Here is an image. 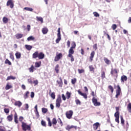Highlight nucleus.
Returning <instances> with one entry per match:
<instances>
[{"label":"nucleus","mask_w":131,"mask_h":131,"mask_svg":"<svg viewBox=\"0 0 131 131\" xmlns=\"http://www.w3.org/2000/svg\"><path fill=\"white\" fill-rule=\"evenodd\" d=\"M22 125L21 127L23 128V130L24 131L26 130H30L31 129V127L29 125H27L26 123H25L24 122H21Z\"/></svg>","instance_id":"f257e3e1"},{"label":"nucleus","mask_w":131,"mask_h":131,"mask_svg":"<svg viewBox=\"0 0 131 131\" xmlns=\"http://www.w3.org/2000/svg\"><path fill=\"white\" fill-rule=\"evenodd\" d=\"M76 48V44L75 43V42H73L72 46L70 48V49L69 50V55L68 56H72L74 54V49H75Z\"/></svg>","instance_id":"f03ea898"},{"label":"nucleus","mask_w":131,"mask_h":131,"mask_svg":"<svg viewBox=\"0 0 131 131\" xmlns=\"http://www.w3.org/2000/svg\"><path fill=\"white\" fill-rule=\"evenodd\" d=\"M61 103H62V100L61 99V96L59 95L58 96L56 101V108H60V106H61Z\"/></svg>","instance_id":"7ed1b4c3"},{"label":"nucleus","mask_w":131,"mask_h":131,"mask_svg":"<svg viewBox=\"0 0 131 131\" xmlns=\"http://www.w3.org/2000/svg\"><path fill=\"white\" fill-rule=\"evenodd\" d=\"M57 38L56 39V43H59L60 42V40H61V31L60 28L58 29L57 30Z\"/></svg>","instance_id":"20e7f679"},{"label":"nucleus","mask_w":131,"mask_h":131,"mask_svg":"<svg viewBox=\"0 0 131 131\" xmlns=\"http://www.w3.org/2000/svg\"><path fill=\"white\" fill-rule=\"evenodd\" d=\"M92 102L94 105V106H100L101 105V103L98 102V99L97 98H95V97H93L92 98Z\"/></svg>","instance_id":"39448f33"},{"label":"nucleus","mask_w":131,"mask_h":131,"mask_svg":"<svg viewBox=\"0 0 131 131\" xmlns=\"http://www.w3.org/2000/svg\"><path fill=\"white\" fill-rule=\"evenodd\" d=\"M115 117H116L115 121L117 123H119V112L117 111L114 115Z\"/></svg>","instance_id":"423d86ee"},{"label":"nucleus","mask_w":131,"mask_h":131,"mask_svg":"<svg viewBox=\"0 0 131 131\" xmlns=\"http://www.w3.org/2000/svg\"><path fill=\"white\" fill-rule=\"evenodd\" d=\"M72 115H73V111L71 110L66 113V116L69 119H70L72 117Z\"/></svg>","instance_id":"0eeeda50"},{"label":"nucleus","mask_w":131,"mask_h":131,"mask_svg":"<svg viewBox=\"0 0 131 131\" xmlns=\"http://www.w3.org/2000/svg\"><path fill=\"white\" fill-rule=\"evenodd\" d=\"M7 6L8 7L10 6L11 9H13V8H14V3H13V0H8L7 3Z\"/></svg>","instance_id":"6e6552de"},{"label":"nucleus","mask_w":131,"mask_h":131,"mask_svg":"<svg viewBox=\"0 0 131 131\" xmlns=\"http://www.w3.org/2000/svg\"><path fill=\"white\" fill-rule=\"evenodd\" d=\"M62 58V53L58 54L56 57H55L54 61L55 62H57V61H59V59H61Z\"/></svg>","instance_id":"1a4fd4ad"},{"label":"nucleus","mask_w":131,"mask_h":131,"mask_svg":"<svg viewBox=\"0 0 131 131\" xmlns=\"http://www.w3.org/2000/svg\"><path fill=\"white\" fill-rule=\"evenodd\" d=\"M38 58L39 60H42L45 58V54L42 52H40L38 54Z\"/></svg>","instance_id":"9d476101"},{"label":"nucleus","mask_w":131,"mask_h":131,"mask_svg":"<svg viewBox=\"0 0 131 131\" xmlns=\"http://www.w3.org/2000/svg\"><path fill=\"white\" fill-rule=\"evenodd\" d=\"M99 126H100V123L99 122H96L93 124V128L95 130H97Z\"/></svg>","instance_id":"9b49d317"},{"label":"nucleus","mask_w":131,"mask_h":131,"mask_svg":"<svg viewBox=\"0 0 131 131\" xmlns=\"http://www.w3.org/2000/svg\"><path fill=\"white\" fill-rule=\"evenodd\" d=\"M78 93L79 94V95H80V96H82V97H83V98H84V99H88V95H86L84 93H81L80 90L78 91Z\"/></svg>","instance_id":"f8f14e48"},{"label":"nucleus","mask_w":131,"mask_h":131,"mask_svg":"<svg viewBox=\"0 0 131 131\" xmlns=\"http://www.w3.org/2000/svg\"><path fill=\"white\" fill-rule=\"evenodd\" d=\"M15 106H18L19 107H21L22 106V102L20 101H15L14 103Z\"/></svg>","instance_id":"ddd939ff"},{"label":"nucleus","mask_w":131,"mask_h":131,"mask_svg":"<svg viewBox=\"0 0 131 131\" xmlns=\"http://www.w3.org/2000/svg\"><path fill=\"white\" fill-rule=\"evenodd\" d=\"M121 82H124V81H126V80H127V77H126V76L125 75H123L121 76Z\"/></svg>","instance_id":"4468645a"},{"label":"nucleus","mask_w":131,"mask_h":131,"mask_svg":"<svg viewBox=\"0 0 131 131\" xmlns=\"http://www.w3.org/2000/svg\"><path fill=\"white\" fill-rule=\"evenodd\" d=\"M38 52L36 51L33 54V59H36V58H38Z\"/></svg>","instance_id":"2eb2a0df"},{"label":"nucleus","mask_w":131,"mask_h":131,"mask_svg":"<svg viewBox=\"0 0 131 131\" xmlns=\"http://www.w3.org/2000/svg\"><path fill=\"white\" fill-rule=\"evenodd\" d=\"M15 37L17 39H19V38H22V37H23V34L17 33L15 35Z\"/></svg>","instance_id":"dca6fc26"},{"label":"nucleus","mask_w":131,"mask_h":131,"mask_svg":"<svg viewBox=\"0 0 131 131\" xmlns=\"http://www.w3.org/2000/svg\"><path fill=\"white\" fill-rule=\"evenodd\" d=\"M94 56H95V51H92L91 53V56L90 57L91 62H92V61H93V59L94 58Z\"/></svg>","instance_id":"f3484780"},{"label":"nucleus","mask_w":131,"mask_h":131,"mask_svg":"<svg viewBox=\"0 0 131 131\" xmlns=\"http://www.w3.org/2000/svg\"><path fill=\"white\" fill-rule=\"evenodd\" d=\"M48 31H49V30H48V28H43L42 29V32L43 33V34H47L48 33Z\"/></svg>","instance_id":"a211bd4d"},{"label":"nucleus","mask_w":131,"mask_h":131,"mask_svg":"<svg viewBox=\"0 0 131 131\" xmlns=\"http://www.w3.org/2000/svg\"><path fill=\"white\" fill-rule=\"evenodd\" d=\"M7 119L8 121H12L13 120V115H10L7 116Z\"/></svg>","instance_id":"6ab92c4d"},{"label":"nucleus","mask_w":131,"mask_h":131,"mask_svg":"<svg viewBox=\"0 0 131 131\" xmlns=\"http://www.w3.org/2000/svg\"><path fill=\"white\" fill-rule=\"evenodd\" d=\"M15 57L16 59H20L21 58V53L20 52H16L15 53Z\"/></svg>","instance_id":"aec40b11"},{"label":"nucleus","mask_w":131,"mask_h":131,"mask_svg":"<svg viewBox=\"0 0 131 131\" xmlns=\"http://www.w3.org/2000/svg\"><path fill=\"white\" fill-rule=\"evenodd\" d=\"M40 65H41V62H36L35 63V67H36V68H38V67H40Z\"/></svg>","instance_id":"412c9836"},{"label":"nucleus","mask_w":131,"mask_h":131,"mask_svg":"<svg viewBox=\"0 0 131 131\" xmlns=\"http://www.w3.org/2000/svg\"><path fill=\"white\" fill-rule=\"evenodd\" d=\"M11 79H13L14 80L16 79V77H14L13 76H8L7 77V78L6 79V80L8 81V80H10Z\"/></svg>","instance_id":"4be33fe9"},{"label":"nucleus","mask_w":131,"mask_h":131,"mask_svg":"<svg viewBox=\"0 0 131 131\" xmlns=\"http://www.w3.org/2000/svg\"><path fill=\"white\" fill-rule=\"evenodd\" d=\"M104 61L105 62V63H106V64H107V65H109V64H110V63H111V61H110L109 60V59H108V58L104 57Z\"/></svg>","instance_id":"5701e85b"},{"label":"nucleus","mask_w":131,"mask_h":131,"mask_svg":"<svg viewBox=\"0 0 131 131\" xmlns=\"http://www.w3.org/2000/svg\"><path fill=\"white\" fill-rule=\"evenodd\" d=\"M29 91H27L26 92V94H25V95L24 96V99H28V97L29 96Z\"/></svg>","instance_id":"b1692460"},{"label":"nucleus","mask_w":131,"mask_h":131,"mask_svg":"<svg viewBox=\"0 0 131 131\" xmlns=\"http://www.w3.org/2000/svg\"><path fill=\"white\" fill-rule=\"evenodd\" d=\"M127 110L129 113H131V103H129L127 106Z\"/></svg>","instance_id":"393cba45"},{"label":"nucleus","mask_w":131,"mask_h":131,"mask_svg":"<svg viewBox=\"0 0 131 131\" xmlns=\"http://www.w3.org/2000/svg\"><path fill=\"white\" fill-rule=\"evenodd\" d=\"M25 48L27 50H28V51H30V50H31V49H32V46H31L30 45H26Z\"/></svg>","instance_id":"a878e982"},{"label":"nucleus","mask_w":131,"mask_h":131,"mask_svg":"<svg viewBox=\"0 0 131 131\" xmlns=\"http://www.w3.org/2000/svg\"><path fill=\"white\" fill-rule=\"evenodd\" d=\"M34 70V66H33V65H32L31 67L29 68V72H30L31 73H32V72H33Z\"/></svg>","instance_id":"bb28decb"},{"label":"nucleus","mask_w":131,"mask_h":131,"mask_svg":"<svg viewBox=\"0 0 131 131\" xmlns=\"http://www.w3.org/2000/svg\"><path fill=\"white\" fill-rule=\"evenodd\" d=\"M34 39H35V38L32 36H29L27 38L28 41H30V40H34Z\"/></svg>","instance_id":"cd10ccee"},{"label":"nucleus","mask_w":131,"mask_h":131,"mask_svg":"<svg viewBox=\"0 0 131 131\" xmlns=\"http://www.w3.org/2000/svg\"><path fill=\"white\" fill-rule=\"evenodd\" d=\"M24 9L26 10V11H29V12H32V11H33V9L29 7H25Z\"/></svg>","instance_id":"c85d7f7f"},{"label":"nucleus","mask_w":131,"mask_h":131,"mask_svg":"<svg viewBox=\"0 0 131 131\" xmlns=\"http://www.w3.org/2000/svg\"><path fill=\"white\" fill-rule=\"evenodd\" d=\"M36 18L37 19V21H40L41 23H43V19H42V17L37 16Z\"/></svg>","instance_id":"c756f323"},{"label":"nucleus","mask_w":131,"mask_h":131,"mask_svg":"<svg viewBox=\"0 0 131 131\" xmlns=\"http://www.w3.org/2000/svg\"><path fill=\"white\" fill-rule=\"evenodd\" d=\"M13 86L12 85H9V84H7L5 87V89L6 90H10V89H12Z\"/></svg>","instance_id":"7c9ffc66"},{"label":"nucleus","mask_w":131,"mask_h":131,"mask_svg":"<svg viewBox=\"0 0 131 131\" xmlns=\"http://www.w3.org/2000/svg\"><path fill=\"white\" fill-rule=\"evenodd\" d=\"M66 96L67 99H70V97H71V93H70L69 92H67L66 93Z\"/></svg>","instance_id":"2f4dec72"},{"label":"nucleus","mask_w":131,"mask_h":131,"mask_svg":"<svg viewBox=\"0 0 131 131\" xmlns=\"http://www.w3.org/2000/svg\"><path fill=\"white\" fill-rule=\"evenodd\" d=\"M10 55V59H11V60H12V61H14V60H15V59L14 58V54H13V52H11L9 54Z\"/></svg>","instance_id":"473e14b6"},{"label":"nucleus","mask_w":131,"mask_h":131,"mask_svg":"<svg viewBox=\"0 0 131 131\" xmlns=\"http://www.w3.org/2000/svg\"><path fill=\"white\" fill-rule=\"evenodd\" d=\"M59 64H56L55 68V70L56 72V73H59Z\"/></svg>","instance_id":"72a5a7b5"},{"label":"nucleus","mask_w":131,"mask_h":131,"mask_svg":"<svg viewBox=\"0 0 131 131\" xmlns=\"http://www.w3.org/2000/svg\"><path fill=\"white\" fill-rule=\"evenodd\" d=\"M41 110H42V113H44L45 114H46V113H47V112H48V108L43 107V108H42Z\"/></svg>","instance_id":"f704fd0d"},{"label":"nucleus","mask_w":131,"mask_h":131,"mask_svg":"<svg viewBox=\"0 0 131 131\" xmlns=\"http://www.w3.org/2000/svg\"><path fill=\"white\" fill-rule=\"evenodd\" d=\"M5 64H8V65H12V63L8 59H6V60L5 61Z\"/></svg>","instance_id":"c9c22d12"},{"label":"nucleus","mask_w":131,"mask_h":131,"mask_svg":"<svg viewBox=\"0 0 131 131\" xmlns=\"http://www.w3.org/2000/svg\"><path fill=\"white\" fill-rule=\"evenodd\" d=\"M51 97L53 100H55L56 98V95H55V93L54 92L52 93L51 94Z\"/></svg>","instance_id":"e433bc0d"},{"label":"nucleus","mask_w":131,"mask_h":131,"mask_svg":"<svg viewBox=\"0 0 131 131\" xmlns=\"http://www.w3.org/2000/svg\"><path fill=\"white\" fill-rule=\"evenodd\" d=\"M41 124L42 126H47V124L46 123V121H43V120L41 121Z\"/></svg>","instance_id":"4c0bfd02"},{"label":"nucleus","mask_w":131,"mask_h":131,"mask_svg":"<svg viewBox=\"0 0 131 131\" xmlns=\"http://www.w3.org/2000/svg\"><path fill=\"white\" fill-rule=\"evenodd\" d=\"M3 21L4 22V23H8V18L4 17L3 18Z\"/></svg>","instance_id":"58836bf2"},{"label":"nucleus","mask_w":131,"mask_h":131,"mask_svg":"<svg viewBox=\"0 0 131 131\" xmlns=\"http://www.w3.org/2000/svg\"><path fill=\"white\" fill-rule=\"evenodd\" d=\"M52 123H53V124H54L55 125H56V124H57V119H56V118L53 119Z\"/></svg>","instance_id":"ea45409f"},{"label":"nucleus","mask_w":131,"mask_h":131,"mask_svg":"<svg viewBox=\"0 0 131 131\" xmlns=\"http://www.w3.org/2000/svg\"><path fill=\"white\" fill-rule=\"evenodd\" d=\"M93 15L95 16V17H100V14L98 13L97 12H93Z\"/></svg>","instance_id":"a19ab883"},{"label":"nucleus","mask_w":131,"mask_h":131,"mask_svg":"<svg viewBox=\"0 0 131 131\" xmlns=\"http://www.w3.org/2000/svg\"><path fill=\"white\" fill-rule=\"evenodd\" d=\"M78 71L79 73V74H81V73H83L84 72V70L83 69H78Z\"/></svg>","instance_id":"79ce46f5"},{"label":"nucleus","mask_w":131,"mask_h":131,"mask_svg":"<svg viewBox=\"0 0 131 131\" xmlns=\"http://www.w3.org/2000/svg\"><path fill=\"white\" fill-rule=\"evenodd\" d=\"M112 28L113 29V30H115L116 28H117V26L116 24H114L112 25Z\"/></svg>","instance_id":"37998d69"},{"label":"nucleus","mask_w":131,"mask_h":131,"mask_svg":"<svg viewBox=\"0 0 131 131\" xmlns=\"http://www.w3.org/2000/svg\"><path fill=\"white\" fill-rule=\"evenodd\" d=\"M121 123L123 125L124 124V120L123 119V117L122 116H121Z\"/></svg>","instance_id":"c03bdc74"},{"label":"nucleus","mask_w":131,"mask_h":131,"mask_svg":"<svg viewBox=\"0 0 131 131\" xmlns=\"http://www.w3.org/2000/svg\"><path fill=\"white\" fill-rule=\"evenodd\" d=\"M68 57H69V58H71V62H73V61H74V57H73V55H68Z\"/></svg>","instance_id":"a18cd8bd"},{"label":"nucleus","mask_w":131,"mask_h":131,"mask_svg":"<svg viewBox=\"0 0 131 131\" xmlns=\"http://www.w3.org/2000/svg\"><path fill=\"white\" fill-rule=\"evenodd\" d=\"M72 84H75L76 82V78L72 79L71 80Z\"/></svg>","instance_id":"49530a36"},{"label":"nucleus","mask_w":131,"mask_h":131,"mask_svg":"<svg viewBox=\"0 0 131 131\" xmlns=\"http://www.w3.org/2000/svg\"><path fill=\"white\" fill-rule=\"evenodd\" d=\"M4 112L5 113L8 114V113H9V112H10V110L9 108H4Z\"/></svg>","instance_id":"de8ad7c7"},{"label":"nucleus","mask_w":131,"mask_h":131,"mask_svg":"<svg viewBox=\"0 0 131 131\" xmlns=\"http://www.w3.org/2000/svg\"><path fill=\"white\" fill-rule=\"evenodd\" d=\"M101 77H102V79H104V78H105V72H102Z\"/></svg>","instance_id":"09e8293b"},{"label":"nucleus","mask_w":131,"mask_h":131,"mask_svg":"<svg viewBox=\"0 0 131 131\" xmlns=\"http://www.w3.org/2000/svg\"><path fill=\"white\" fill-rule=\"evenodd\" d=\"M33 83H34V85H37V84H38V81L37 80H35L33 81Z\"/></svg>","instance_id":"8fccbe9b"},{"label":"nucleus","mask_w":131,"mask_h":131,"mask_svg":"<svg viewBox=\"0 0 131 131\" xmlns=\"http://www.w3.org/2000/svg\"><path fill=\"white\" fill-rule=\"evenodd\" d=\"M108 89H109L110 90H111L112 93H113L114 90L113 89V87H112V86L109 85V86H108Z\"/></svg>","instance_id":"3c124183"},{"label":"nucleus","mask_w":131,"mask_h":131,"mask_svg":"<svg viewBox=\"0 0 131 131\" xmlns=\"http://www.w3.org/2000/svg\"><path fill=\"white\" fill-rule=\"evenodd\" d=\"M61 98L63 101H66V96H65V95L62 94Z\"/></svg>","instance_id":"603ef678"},{"label":"nucleus","mask_w":131,"mask_h":131,"mask_svg":"<svg viewBox=\"0 0 131 131\" xmlns=\"http://www.w3.org/2000/svg\"><path fill=\"white\" fill-rule=\"evenodd\" d=\"M58 122H59L61 125V126H62V125H63V123H62V120H61V119L60 118H58Z\"/></svg>","instance_id":"864d4df0"},{"label":"nucleus","mask_w":131,"mask_h":131,"mask_svg":"<svg viewBox=\"0 0 131 131\" xmlns=\"http://www.w3.org/2000/svg\"><path fill=\"white\" fill-rule=\"evenodd\" d=\"M89 69L91 71H94V70L95 69V68H94V67H93V66H90Z\"/></svg>","instance_id":"5fc2aeb1"},{"label":"nucleus","mask_w":131,"mask_h":131,"mask_svg":"<svg viewBox=\"0 0 131 131\" xmlns=\"http://www.w3.org/2000/svg\"><path fill=\"white\" fill-rule=\"evenodd\" d=\"M117 88L118 89L117 90L116 92H121V89H120V86H119V85H118Z\"/></svg>","instance_id":"6e6d98bb"},{"label":"nucleus","mask_w":131,"mask_h":131,"mask_svg":"<svg viewBox=\"0 0 131 131\" xmlns=\"http://www.w3.org/2000/svg\"><path fill=\"white\" fill-rule=\"evenodd\" d=\"M75 102L77 105H80V101L79 100H76Z\"/></svg>","instance_id":"4d7b16f0"},{"label":"nucleus","mask_w":131,"mask_h":131,"mask_svg":"<svg viewBox=\"0 0 131 131\" xmlns=\"http://www.w3.org/2000/svg\"><path fill=\"white\" fill-rule=\"evenodd\" d=\"M67 46L68 48L70 47V41L68 40V41L67 42Z\"/></svg>","instance_id":"13d9d810"},{"label":"nucleus","mask_w":131,"mask_h":131,"mask_svg":"<svg viewBox=\"0 0 131 131\" xmlns=\"http://www.w3.org/2000/svg\"><path fill=\"white\" fill-rule=\"evenodd\" d=\"M31 98H34V92H32L31 93Z\"/></svg>","instance_id":"bf43d9fd"},{"label":"nucleus","mask_w":131,"mask_h":131,"mask_svg":"<svg viewBox=\"0 0 131 131\" xmlns=\"http://www.w3.org/2000/svg\"><path fill=\"white\" fill-rule=\"evenodd\" d=\"M66 129H67V130H70V129H71V128L70 127V126L68 125L66 127Z\"/></svg>","instance_id":"052dcab7"},{"label":"nucleus","mask_w":131,"mask_h":131,"mask_svg":"<svg viewBox=\"0 0 131 131\" xmlns=\"http://www.w3.org/2000/svg\"><path fill=\"white\" fill-rule=\"evenodd\" d=\"M93 48L94 49L95 51H96L98 49L97 44H95L94 46H93Z\"/></svg>","instance_id":"680f3d73"},{"label":"nucleus","mask_w":131,"mask_h":131,"mask_svg":"<svg viewBox=\"0 0 131 131\" xmlns=\"http://www.w3.org/2000/svg\"><path fill=\"white\" fill-rule=\"evenodd\" d=\"M30 28H31V26L30 25H27V30L28 31H30Z\"/></svg>","instance_id":"e2e57ef3"},{"label":"nucleus","mask_w":131,"mask_h":131,"mask_svg":"<svg viewBox=\"0 0 131 131\" xmlns=\"http://www.w3.org/2000/svg\"><path fill=\"white\" fill-rule=\"evenodd\" d=\"M35 114L37 118H39V114L38 113V112H35Z\"/></svg>","instance_id":"0e129e2a"},{"label":"nucleus","mask_w":131,"mask_h":131,"mask_svg":"<svg viewBox=\"0 0 131 131\" xmlns=\"http://www.w3.org/2000/svg\"><path fill=\"white\" fill-rule=\"evenodd\" d=\"M21 89H23V90H26V86H25V85H24V84H22Z\"/></svg>","instance_id":"69168bd1"},{"label":"nucleus","mask_w":131,"mask_h":131,"mask_svg":"<svg viewBox=\"0 0 131 131\" xmlns=\"http://www.w3.org/2000/svg\"><path fill=\"white\" fill-rule=\"evenodd\" d=\"M23 119H24L23 117H22V116L19 117V121L22 122V120H23Z\"/></svg>","instance_id":"338daca9"},{"label":"nucleus","mask_w":131,"mask_h":131,"mask_svg":"<svg viewBox=\"0 0 131 131\" xmlns=\"http://www.w3.org/2000/svg\"><path fill=\"white\" fill-rule=\"evenodd\" d=\"M50 108L51 110H54V105H53V104H50Z\"/></svg>","instance_id":"774afa93"}]
</instances>
